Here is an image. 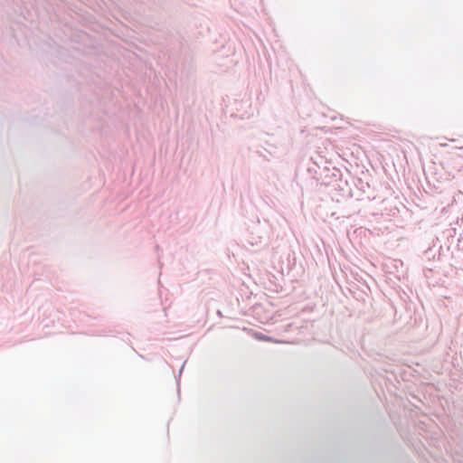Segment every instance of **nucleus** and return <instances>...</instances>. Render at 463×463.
<instances>
[{
	"instance_id": "1",
	"label": "nucleus",
	"mask_w": 463,
	"mask_h": 463,
	"mask_svg": "<svg viewBox=\"0 0 463 463\" xmlns=\"http://www.w3.org/2000/svg\"><path fill=\"white\" fill-rule=\"evenodd\" d=\"M253 336L256 339L260 340V341H266V342H271L272 341L271 337L264 335H261L260 333H254Z\"/></svg>"
}]
</instances>
